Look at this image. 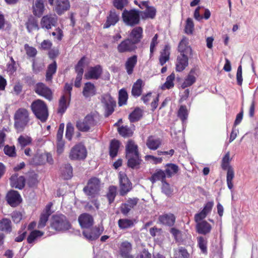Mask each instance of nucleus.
<instances>
[{"instance_id": "nucleus-1", "label": "nucleus", "mask_w": 258, "mask_h": 258, "mask_svg": "<svg viewBox=\"0 0 258 258\" xmlns=\"http://www.w3.org/2000/svg\"><path fill=\"white\" fill-rule=\"evenodd\" d=\"M125 158L127 159V166L133 169H138L142 162L139 151L138 146L134 141L129 140L125 145Z\"/></svg>"}, {"instance_id": "nucleus-2", "label": "nucleus", "mask_w": 258, "mask_h": 258, "mask_svg": "<svg viewBox=\"0 0 258 258\" xmlns=\"http://www.w3.org/2000/svg\"><path fill=\"white\" fill-rule=\"evenodd\" d=\"M30 108L35 117L42 122L47 120L49 115L48 109L44 101L39 99L33 101Z\"/></svg>"}, {"instance_id": "nucleus-3", "label": "nucleus", "mask_w": 258, "mask_h": 258, "mask_svg": "<svg viewBox=\"0 0 258 258\" xmlns=\"http://www.w3.org/2000/svg\"><path fill=\"white\" fill-rule=\"evenodd\" d=\"M29 113L24 108H19L14 114V126L17 132H22L29 122Z\"/></svg>"}, {"instance_id": "nucleus-4", "label": "nucleus", "mask_w": 258, "mask_h": 258, "mask_svg": "<svg viewBox=\"0 0 258 258\" xmlns=\"http://www.w3.org/2000/svg\"><path fill=\"white\" fill-rule=\"evenodd\" d=\"M51 227L56 231H64L71 229L72 225L66 216L61 214L52 216Z\"/></svg>"}, {"instance_id": "nucleus-5", "label": "nucleus", "mask_w": 258, "mask_h": 258, "mask_svg": "<svg viewBox=\"0 0 258 258\" xmlns=\"http://www.w3.org/2000/svg\"><path fill=\"white\" fill-rule=\"evenodd\" d=\"M230 153L228 152L223 157L221 162V168L224 170H227L226 182L228 188L232 189L233 187V180L234 178V171L231 166L230 162Z\"/></svg>"}, {"instance_id": "nucleus-6", "label": "nucleus", "mask_w": 258, "mask_h": 258, "mask_svg": "<svg viewBox=\"0 0 258 258\" xmlns=\"http://www.w3.org/2000/svg\"><path fill=\"white\" fill-rule=\"evenodd\" d=\"M140 11L135 9L124 10L122 13L123 22L127 26L134 27L140 23Z\"/></svg>"}, {"instance_id": "nucleus-7", "label": "nucleus", "mask_w": 258, "mask_h": 258, "mask_svg": "<svg viewBox=\"0 0 258 258\" xmlns=\"http://www.w3.org/2000/svg\"><path fill=\"white\" fill-rule=\"evenodd\" d=\"M100 190V180L98 178L92 177L88 181L87 185L83 188V191L88 196L95 198Z\"/></svg>"}, {"instance_id": "nucleus-8", "label": "nucleus", "mask_w": 258, "mask_h": 258, "mask_svg": "<svg viewBox=\"0 0 258 258\" xmlns=\"http://www.w3.org/2000/svg\"><path fill=\"white\" fill-rule=\"evenodd\" d=\"M87 155L85 146L81 143L75 145L71 149L69 157L71 160H83Z\"/></svg>"}, {"instance_id": "nucleus-9", "label": "nucleus", "mask_w": 258, "mask_h": 258, "mask_svg": "<svg viewBox=\"0 0 258 258\" xmlns=\"http://www.w3.org/2000/svg\"><path fill=\"white\" fill-rule=\"evenodd\" d=\"M96 121L93 115L87 114L83 120L77 121L76 126L82 132H88L90 128L96 125Z\"/></svg>"}, {"instance_id": "nucleus-10", "label": "nucleus", "mask_w": 258, "mask_h": 258, "mask_svg": "<svg viewBox=\"0 0 258 258\" xmlns=\"http://www.w3.org/2000/svg\"><path fill=\"white\" fill-rule=\"evenodd\" d=\"M119 194L124 196L132 189V183L128 179L126 173L120 171L118 174Z\"/></svg>"}, {"instance_id": "nucleus-11", "label": "nucleus", "mask_w": 258, "mask_h": 258, "mask_svg": "<svg viewBox=\"0 0 258 258\" xmlns=\"http://www.w3.org/2000/svg\"><path fill=\"white\" fill-rule=\"evenodd\" d=\"M34 91L37 95L49 101L53 99V92L51 89L43 83H37L34 87Z\"/></svg>"}, {"instance_id": "nucleus-12", "label": "nucleus", "mask_w": 258, "mask_h": 258, "mask_svg": "<svg viewBox=\"0 0 258 258\" xmlns=\"http://www.w3.org/2000/svg\"><path fill=\"white\" fill-rule=\"evenodd\" d=\"M137 48V45L128 38L121 41L116 47L117 50L119 53L133 52L136 51Z\"/></svg>"}, {"instance_id": "nucleus-13", "label": "nucleus", "mask_w": 258, "mask_h": 258, "mask_svg": "<svg viewBox=\"0 0 258 258\" xmlns=\"http://www.w3.org/2000/svg\"><path fill=\"white\" fill-rule=\"evenodd\" d=\"M57 23V17L55 14H48L43 16L40 20V26L42 29L49 30L55 27Z\"/></svg>"}, {"instance_id": "nucleus-14", "label": "nucleus", "mask_w": 258, "mask_h": 258, "mask_svg": "<svg viewBox=\"0 0 258 258\" xmlns=\"http://www.w3.org/2000/svg\"><path fill=\"white\" fill-rule=\"evenodd\" d=\"M132 250L133 244L127 240L122 241L118 245V252L121 258H134L131 254Z\"/></svg>"}, {"instance_id": "nucleus-15", "label": "nucleus", "mask_w": 258, "mask_h": 258, "mask_svg": "<svg viewBox=\"0 0 258 258\" xmlns=\"http://www.w3.org/2000/svg\"><path fill=\"white\" fill-rule=\"evenodd\" d=\"M103 73V69L101 65L97 64L94 67H91L88 71L85 73L84 77L86 80H98Z\"/></svg>"}, {"instance_id": "nucleus-16", "label": "nucleus", "mask_w": 258, "mask_h": 258, "mask_svg": "<svg viewBox=\"0 0 258 258\" xmlns=\"http://www.w3.org/2000/svg\"><path fill=\"white\" fill-rule=\"evenodd\" d=\"M64 127V123H60L56 134V152L58 155L62 154L64 149L65 143L62 139Z\"/></svg>"}, {"instance_id": "nucleus-17", "label": "nucleus", "mask_w": 258, "mask_h": 258, "mask_svg": "<svg viewBox=\"0 0 258 258\" xmlns=\"http://www.w3.org/2000/svg\"><path fill=\"white\" fill-rule=\"evenodd\" d=\"M8 203L13 207L18 206L22 201L19 192L14 190L9 191L6 196Z\"/></svg>"}, {"instance_id": "nucleus-18", "label": "nucleus", "mask_w": 258, "mask_h": 258, "mask_svg": "<svg viewBox=\"0 0 258 258\" xmlns=\"http://www.w3.org/2000/svg\"><path fill=\"white\" fill-rule=\"evenodd\" d=\"M189 57V55L183 54L177 56L175 62V71L177 72H181L188 67Z\"/></svg>"}, {"instance_id": "nucleus-19", "label": "nucleus", "mask_w": 258, "mask_h": 258, "mask_svg": "<svg viewBox=\"0 0 258 258\" xmlns=\"http://www.w3.org/2000/svg\"><path fill=\"white\" fill-rule=\"evenodd\" d=\"M128 36V38L131 39L132 42L137 45L143 38V29L140 26L133 28Z\"/></svg>"}, {"instance_id": "nucleus-20", "label": "nucleus", "mask_w": 258, "mask_h": 258, "mask_svg": "<svg viewBox=\"0 0 258 258\" xmlns=\"http://www.w3.org/2000/svg\"><path fill=\"white\" fill-rule=\"evenodd\" d=\"M178 51L180 53L179 54H183L188 55L189 56L192 55V50L191 47L188 45V40L186 37H183L179 42L178 46Z\"/></svg>"}, {"instance_id": "nucleus-21", "label": "nucleus", "mask_w": 258, "mask_h": 258, "mask_svg": "<svg viewBox=\"0 0 258 258\" xmlns=\"http://www.w3.org/2000/svg\"><path fill=\"white\" fill-rule=\"evenodd\" d=\"M78 221L81 227L83 228L89 229L94 224L93 217L89 214L86 213H83L79 216Z\"/></svg>"}, {"instance_id": "nucleus-22", "label": "nucleus", "mask_w": 258, "mask_h": 258, "mask_svg": "<svg viewBox=\"0 0 258 258\" xmlns=\"http://www.w3.org/2000/svg\"><path fill=\"white\" fill-rule=\"evenodd\" d=\"M119 20V16L115 10H111L106 18V21L103 25V28L107 29L111 26H114Z\"/></svg>"}, {"instance_id": "nucleus-23", "label": "nucleus", "mask_w": 258, "mask_h": 258, "mask_svg": "<svg viewBox=\"0 0 258 258\" xmlns=\"http://www.w3.org/2000/svg\"><path fill=\"white\" fill-rule=\"evenodd\" d=\"M102 233V230L99 227H95L90 229L84 230L83 234L87 239L92 241L98 238Z\"/></svg>"}, {"instance_id": "nucleus-24", "label": "nucleus", "mask_w": 258, "mask_h": 258, "mask_svg": "<svg viewBox=\"0 0 258 258\" xmlns=\"http://www.w3.org/2000/svg\"><path fill=\"white\" fill-rule=\"evenodd\" d=\"M137 62L138 56L136 54L133 55L127 58L124 63V67L126 72L128 75L133 74Z\"/></svg>"}, {"instance_id": "nucleus-25", "label": "nucleus", "mask_w": 258, "mask_h": 258, "mask_svg": "<svg viewBox=\"0 0 258 258\" xmlns=\"http://www.w3.org/2000/svg\"><path fill=\"white\" fill-rule=\"evenodd\" d=\"M171 47L169 44H166L160 51L159 56V63L161 66H164L170 59Z\"/></svg>"}, {"instance_id": "nucleus-26", "label": "nucleus", "mask_w": 258, "mask_h": 258, "mask_svg": "<svg viewBox=\"0 0 258 258\" xmlns=\"http://www.w3.org/2000/svg\"><path fill=\"white\" fill-rule=\"evenodd\" d=\"M161 139L153 135L149 136L146 141V146L151 150H157L161 146Z\"/></svg>"}, {"instance_id": "nucleus-27", "label": "nucleus", "mask_w": 258, "mask_h": 258, "mask_svg": "<svg viewBox=\"0 0 258 258\" xmlns=\"http://www.w3.org/2000/svg\"><path fill=\"white\" fill-rule=\"evenodd\" d=\"M70 7V2L68 0H56L54 10L58 15H60L68 10Z\"/></svg>"}, {"instance_id": "nucleus-28", "label": "nucleus", "mask_w": 258, "mask_h": 258, "mask_svg": "<svg viewBox=\"0 0 258 258\" xmlns=\"http://www.w3.org/2000/svg\"><path fill=\"white\" fill-rule=\"evenodd\" d=\"M10 184L12 187L22 189L25 186V179L24 176L19 177L17 174H13L10 178Z\"/></svg>"}, {"instance_id": "nucleus-29", "label": "nucleus", "mask_w": 258, "mask_h": 258, "mask_svg": "<svg viewBox=\"0 0 258 258\" xmlns=\"http://www.w3.org/2000/svg\"><path fill=\"white\" fill-rule=\"evenodd\" d=\"M196 229L197 233L205 235L210 233L212 226L207 221L204 220L197 223Z\"/></svg>"}, {"instance_id": "nucleus-30", "label": "nucleus", "mask_w": 258, "mask_h": 258, "mask_svg": "<svg viewBox=\"0 0 258 258\" xmlns=\"http://www.w3.org/2000/svg\"><path fill=\"white\" fill-rule=\"evenodd\" d=\"M45 7L43 0H36L32 6V13L34 16L40 18L44 13Z\"/></svg>"}, {"instance_id": "nucleus-31", "label": "nucleus", "mask_w": 258, "mask_h": 258, "mask_svg": "<svg viewBox=\"0 0 258 258\" xmlns=\"http://www.w3.org/2000/svg\"><path fill=\"white\" fill-rule=\"evenodd\" d=\"M25 26L29 33H31L33 30L40 29L37 19L32 15H30L28 17Z\"/></svg>"}, {"instance_id": "nucleus-32", "label": "nucleus", "mask_w": 258, "mask_h": 258, "mask_svg": "<svg viewBox=\"0 0 258 258\" xmlns=\"http://www.w3.org/2000/svg\"><path fill=\"white\" fill-rule=\"evenodd\" d=\"M96 93V89L94 84L90 82L85 83L82 94L85 98L94 96Z\"/></svg>"}, {"instance_id": "nucleus-33", "label": "nucleus", "mask_w": 258, "mask_h": 258, "mask_svg": "<svg viewBox=\"0 0 258 258\" xmlns=\"http://www.w3.org/2000/svg\"><path fill=\"white\" fill-rule=\"evenodd\" d=\"M159 222L169 226H173L175 222V217L173 214H166L159 217Z\"/></svg>"}, {"instance_id": "nucleus-34", "label": "nucleus", "mask_w": 258, "mask_h": 258, "mask_svg": "<svg viewBox=\"0 0 258 258\" xmlns=\"http://www.w3.org/2000/svg\"><path fill=\"white\" fill-rule=\"evenodd\" d=\"M57 70V63L55 60L49 64L47 68L45 75V80L46 82H51L53 76L56 73Z\"/></svg>"}, {"instance_id": "nucleus-35", "label": "nucleus", "mask_w": 258, "mask_h": 258, "mask_svg": "<svg viewBox=\"0 0 258 258\" xmlns=\"http://www.w3.org/2000/svg\"><path fill=\"white\" fill-rule=\"evenodd\" d=\"M143 82L142 79H138L133 85L132 95L136 97L140 96L143 92Z\"/></svg>"}, {"instance_id": "nucleus-36", "label": "nucleus", "mask_w": 258, "mask_h": 258, "mask_svg": "<svg viewBox=\"0 0 258 258\" xmlns=\"http://www.w3.org/2000/svg\"><path fill=\"white\" fill-rule=\"evenodd\" d=\"M166 178V174L162 169L156 170L152 176L149 178L150 181L153 184L157 181H161L162 182L164 181Z\"/></svg>"}, {"instance_id": "nucleus-37", "label": "nucleus", "mask_w": 258, "mask_h": 258, "mask_svg": "<svg viewBox=\"0 0 258 258\" xmlns=\"http://www.w3.org/2000/svg\"><path fill=\"white\" fill-rule=\"evenodd\" d=\"M73 175V167L71 165L70 163L64 164L61 170V177L64 180H69Z\"/></svg>"}, {"instance_id": "nucleus-38", "label": "nucleus", "mask_w": 258, "mask_h": 258, "mask_svg": "<svg viewBox=\"0 0 258 258\" xmlns=\"http://www.w3.org/2000/svg\"><path fill=\"white\" fill-rule=\"evenodd\" d=\"M0 231L10 233L12 231V224L10 219L4 218L0 220Z\"/></svg>"}, {"instance_id": "nucleus-39", "label": "nucleus", "mask_w": 258, "mask_h": 258, "mask_svg": "<svg viewBox=\"0 0 258 258\" xmlns=\"http://www.w3.org/2000/svg\"><path fill=\"white\" fill-rule=\"evenodd\" d=\"M120 145V143L118 140H111L109 146V155L111 158H114L117 156Z\"/></svg>"}, {"instance_id": "nucleus-40", "label": "nucleus", "mask_w": 258, "mask_h": 258, "mask_svg": "<svg viewBox=\"0 0 258 258\" xmlns=\"http://www.w3.org/2000/svg\"><path fill=\"white\" fill-rule=\"evenodd\" d=\"M195 71L194 69H191L189 73V74L185 78L184 81L181 84V87L183 89H184L186 87L191 86L192 84H194L196 81V78L194 75Z\"/></svg>"}, {"instance_id": "nucleus-41", "label": "nucleus", "mask_w": 258, "mask_h": 258, "mask_svg": "<svg viewBox=\"0 0 258 258\" xmlns=\"http://www.w3.org/2000/svg\"><path fill=\"white\" fill-rule=\"evenodd\" d=\"M135 220L120 219L118 221V226L120 229H126L133 227L135 225Z\"/></svg>"}, {"instance_id": "nucleus-42", "label": "nucleus", "mask_w": 258, "mask_h": 258, "mask_svg": "<svg viewBox=\"0 0 258 258\" xmlns=\"http://www.w3.org/2000/svg\"><path fill=\"white\" fill-rule=\"evenodd\" d=\"M141 14L143 19H154L156 14V9L153 6H148L146 11H141Z\"/></svg>"}, {"instance_id": "nucleus-43", "label": "nucleus", "mask_w": 258, "mask_h": 258, "mask_svg": "<svg viewBox=\"0 0 258 258\" xmlns=\"http://www.w3.org/2000/svg\"><path fill=\"white\" fill-rule=\"evenodd\" d=\"M143 116V110L139 107L136 108L128 116V119L131 122L139 121Z\"/></svg>"}, {"instance_id": "nucleus-44", "label": "nucleus", "mask_w": 258, "mask_h": 258, "mask_svg": "<svg viewBox=\"0 0 258 258\" xmlns=\"http://www.w3.org/2000/svg\"><path fill=\"white\" fill-rule=\"evenodd\" d=\"M179 170L178 166L173 163H168L166 165L165 173L166 176L171 177L173 175L176 174Z\"/></svg>"}, {"instance_id": "nucleus-45", "label": "nucleus", "mask_w": 258, "mask_h": 258, "mask_svg": "<svg viewBox=\"0 0 258 258\" xmlns=\"http://www.w3.org/2000/svg\"><path fill=\"white\" fill-rule=\"evenodd\" d=\"M173 255L174 258H189V253L184 247H179L174 249Z\"/></svg>"}, {"instance_id": "nucleus-46", "label": "nucleus", "mask_w": 258, "mask_h": 258, "mask_svg": "<svg viewBox=\"0 0 258 258\" xmlns=\"http://www.w3.org/2000/svg\"><path fill=\"white\" fill-rule=\"evenodd\" d=\"M177 115L182 123L185 122L188 116L187 107L185 105L180 106Z\"/></svg>"}, {"instance_id": "nucleus-47", "label": "nucleus", "mask_w": 258, "mask_h": 258, "mask_svg": "<svg viewBox=\"0 0 258 258\" xmlns=\"http://www.w3.org/2000/svg\"><path fill=\"white\" fill-rule=\"evenodd\" d=\"M44 232L38 230L32 231L28 235L27 241L29 244L33 243L38 238L42 236Z\"/></svg>"}, {"instance_id": "nucleus-48", "label": "nucleus", "mask_w": 258, "mask_h": 258, "mask_svg": "<svg viewBox=\"0 0 258 258\" xmlns=\"http://www.w3.org/2000/svg\"><path fill=\"white\" fill-rule=\"evenodd\" d=\"M128 94L126 90L124 88L121 89L118 92V105L121 106L126 104Z\"/></svg>"}, {"instance_id": "nucleus-49", "label": "nucleus", "mask_w": 258, "mask_h": 258, "mask_svg": "<svg viewBox=\"0 0 258 258\" xmlns=\"http://www.w3.org/2000/svg\"><path fill=\"white\" fill-rule=\"evenodd\" d=\"M117 195V187L114 185L109 186L108 191L106 194V197L108 199L109 204L112 203Z\"/></svg>"}, {"instance_id": "nucleus-50", "label": "nucleus", "mask_w": 258, "mask_h": 258, "mask_svg": "<svg viewBox=\"0 0 258 258\" xmlns=\"http://www.w3.org/2000/svg\"><path fill=\"white\" fill-rule=\"evenodd\" d=\"M67 97L64 95L61 96L59 100L58 107L57 109V112L60 114H63L67 110L68 105L67 103Z\"/></svg>"}, {"instance_id": "nucleus-51", "label": "nucleus", "mask_w": 258, "mask_h": 258, "mask_svg": "<svg viewBox=\"0 0 258 258\" xmlns=\"http://www.w3.org/2000/svg\"><path fill=\"white\" fill-rule=\"evenodd\" d=\"M32 165L37 166L45 163V159L42 155L35 154L29 161Z\"/></svg>"}, {"instance_id": "nucleus-52", "label": "nucleus", "mask_w": 258, "mask_h": 258, "mask_svg": "<svg viewBox=\"0 0 258 258\" xmlns=\"http://www.w3.org/2000/svg\"><path fill=\"white\" fill-rule=\"evenodd\" d=\"M174 79L175 74L172 73L166 78V82L162 86V89L164 90L172 88L174 86V84L173 83Z\"/></svg>"}, {"instance_id": "nucleus-53", "label": "nucleus", "mask_w": 258, "mask_h": 258, "mask_svg": "<svg viewBox=\"0 0 258 258\" xmlns=\"http://www.w3.org/2000/svg\"><path fill=\"white\" fill-rule=\"evenodd\" d=\"M198 245L201 251L204 253H207L208 241L206 238L203 236H199L197 238Z\"/></svg>"}, {"instance_id": "nucleus-54", "label": "nucleus", "mask_w": 258, "mask_h": 258, "mask_svg": "<svg viewBox=\"0 0 258 258\" xmlns=\"http://www.w3.org/2000/svg\"><path fill=\"white\" fill-rule=\"evenodd\" d=\"M118 132L120 135L124 138L131 137L133 134L132 130L127 125L119 127Z\"/></svg>"}, {"instance_id": "nucleus-55", "label": "nucleus", "mask_w": 258, "mask_h": 258, "mask_svg": "<svg viewBox=\"0 0 258 258\" xmlns=\"http://www.w3.org/2000/svg\"><path fill=\"white\" fill-rule=\"evenodd\" d=\"M32 139L28 136L21 135L18 139V142L22 148H24L31 144Z\"/></svg>"}, {"instance_id": "nucleus-56", "label": "nucleus", "mask_w": 258, "mask_h": 258, "mask_svg": "<svg viewBox=\"0 0 258 258\" xmlns=\"http://www.w3.org/2000/svg\"><path fill=\"white\" fill-rule=\"evenodd\" d=\"M194 30V24L193 21L191 18H188L186 21L184 32L188 35H191L193 33Z\"/></svg>"}, {"instance_id": "nucleus-57", "label": "nucleus", "mask_w": 258, "mask_h": 258, "mask_svg": "<svg viewBox=\"0 0 258 258\" xmlns=\"http://www.w3.org/2000/svg\"><path fill=\"white\" fill-rule=\"evenodd\" d=\"M27 182L29 187H34L36 186L38 183L37 175L36 174L30 175L27 179Z\"/></svg>"}, {"instance_id": "nucleus-58", "label": "nucleus", "mask_w": 258, "mask_h": 258, "mask_svg": "<svg viewBox=\"0 0 258 258\" xmlns=\"http://www.w3.org/2000/svg\"><path fill=\"white\" fill-rule=\"evenodd\" d=\"M101 101L103 104V106L116 103V101L110 94H105L103 95L101 97Z\"/></svg>"}, {"instance_id": "nucleus-59", "label": "nucleus", "mask_w": 258, "mask_h": 258, "mask_svg": "<svg viewBox=\"0 0 258 258\" xmlns=\"http://www.w3.org/2000/svg\"><path fill=\"white\" fill-rule=\"evenodd\" d=\"M4 151L5 154L9 157H15L17 155L15 147L14 146H5L4 148Z\"/></svg>"}, {"instance_id": "nucleus-60", "label": "nucleus", "mask_w": 258, "mask_h": 258, "mask_svg": "<svg viewBox=\"0 0 258 258\" xmlns=\"http://www.w3.org/2000/svg\"><path fill=\"white\" fill-rule=\"evenodd\" d=\"M24 49L27 55L30 57H34L37 54L36 49L32 46H30L28 44L24 45Z\"/></svg>"}, {"instance_id": "nucleus-61", "label": "nucleus", "mask_w": 258, "mask_h": 258, "mask_svg": "<svg viewBox=\"0 0 258 258\" xmlns=\"http://www.w3.org/2000/svg\"><path fill=\"white\" fill-rule=\"evenodd\" d=\"M74 133V127L73 124L69 122L67 123L66 131V138L69 141H71Z\"/></svg>"}, {"instance_id": "nucleus-62", "label": "nucleus", "mask_w": 258, "mask_h": 258, "mask_svg": "<svg viewBox=\"0 0 258 258\" xmlns=\"http://www.w3.org/2000/svg\"><path fill=\"white\" fill-rule=\"evenodd\" d=\"M158 35L156 34L152 39L150 46V57H152L153 55L154 52L155 50L156 46L158 44Z\"/></svg>"}, {"instance_id": "nucleus-63", "label": "nucleus", "mask_w": 258, "mask_h": 258, "mask_svg": "<svg viewBox=\"0 0 258 258\" xmlns=\"http://www.w3.org/2000/svg\"><path fill=\"white\" fill-rule=\"evenodd\" d=\"M49 217V216H48V215L41 213L38 223V228L39 229L44 228L46 225V223L48 220Z\"/></svg>"}, {"instance_id": "nucleus-64", "label": "nucleus", "mask_w": 258, "mask_h": 258, "mask_svg": "<svg viewBox=\"0 0 258 258\" xmlns=\"http://www.w3.org/2000/svg\"><path fill=\"white\" fill-rule=\"evenodd\" d=\"M103 106L105 109L104 116L107 117L114 112V108L116 106V103L107 104Z\"/></svg>"}]
</instances>
